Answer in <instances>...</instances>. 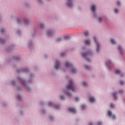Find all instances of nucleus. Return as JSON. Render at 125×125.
<instances>
[{"label":"nucleus","instance_id":"obj_1","mask_svg":"<svg viewBox=\"0 0 125 125\" xmlns=\"http://www.w3.org/2000/svg\"><path fill=\"white\" fill-rule=\"evenodd\" d=\"M67 88L72 91H75V86H74V83L72 80L69 81V83L67 85Z\"/></svg>","mask_w":125,"mask_h":125},{"label":"nucleus","instance_id":"obj_2","mask_svg":"<svg viewBox=\"0 0 125 125\" xmlns=\"http://www.w3.org/2000/svg\"><path fill=\"white\" fill-rule=\"evenodd\" d=\"M94 40L95 41V43L97 44V52H98L99 51V47H100V44H99V43L97 42V41L96 40V38L95 37L94 38Z\"/></svg>","mask_w":125,"mask_h":125},{"label":"nucleus","instance_id":"obj_3","mask_svg":"<svg viewBox=\"0 0 125 125\" xmlns=\"http://www.w3.org/2000/svg\"><path fill=\"white\" fill-rule=\"evenodd\" d=\"M60 67V63H59V61H57L56 62L55 69L56 70H58Z\"/></svg>","mask_w":125,"mask_h":125},{"label":"nucleus","instance_id":"obj_4","mask_svg":"<svg viewBox=\"0 0 125 125\" xmlns=\"http://www.w3.org/2000/svg\"><path fill=\"white\" fill-rule=\"evenodd\" d=\"M89 101L91 103H93L95 101V99L93 97L89 96Z\"/></svg>","mask_w":125,"mask_h":125},{"label":"nucleus","instance_id":"obj_5","mask_svg":"<svg viewBox=\"0 0 125 125\" xmlns=\"http://www.w3.org/2000/svg\"><path fill=\"white\" fill-rule=\"evenodd\" d=\"M68 111H69V112H70L71 113H76V109H75V108H73L72 107L68 108Z\"/></svg>","mask_w":125,"mask_h":125},{"label":"nucleus","instance_id":"obj_6","mask_svg":"<svg viewBox=\"0 0 125 125\" xmlns=\"http://www.w3.org/2000/svg\"><path fill=\"white\" fill-rule=\"evenodd\" d=\"M91 10H92V12H95L96 10V6L94 5H93L91 7Z\"/></svg>","mask_w":125,"mask_h":125},{"label":"nucleus","instance_id":"obj_7","mask_svg":"<svg viewBox=\"0 0 125 125\" xmlns=\"http://www.w3.org/2000/svg\"><path fill=\"white\" fill-rule=\"evenodd\" d=\"M83 57H84V58H85L86 57V56H88V55H90V52H87L84 53H83L82 54Z\"/></svg>","mask_w":125,"mask_h":125},{"label":"nucleus","instance_id":"obj_8","mask_svg":"<svg viewBox=\"0 0 125 125\" xmlns=\"http://www.w3.org/2000/svg\"><path fill=\"white\" fill-rule=\"evenodd\" d=\"M72 64H71V63L69 62H65V67L66 68H69L70 67H72Z\"/></svg>","mask_w":125,"mask_h":125},{"label":"nucleus","instance_id":"obj_9","mask_svg":"<svg viewBox=\"0 0 125 125\" xmlns=\"http://www.w3.org/2000/svg\"><path fill=\"white\" fill-rule=\"evenodd\" d=\"M67 5L68 6H72L73 5V3H72V0H67Z\"/></svg>","mask_w":125,"mask_h":125},{"label":"nucleus","instance_id":"obj_10","mask_svg":"<svg viewBox=\"0 0 125 125\" xmlns=\"http://www.w3.org/2000/svg\"><path fill=\"white\" fill-rule=\"evenodd\" d=\"M115 73L116 75H120L121 74V70H116Z\"/></svg>","mask_w":125,"mask_h":125},{"label":"nucleus","instance_id":"obj_11","mask_svg":"<svg viewBox=\"0 0 125 125\" xmlns=\"http://www.w3.org/2000/svg\"><path fill=\"white\" fill-rule=\"evenodd\" d=\"M83 34H84L85 37H87V36H88L89 35V33L88 32V31H84L83 32Z\"/></svg>","mask_w":125,"mask_h":125},{"label":"nucleus","instance_id":"obj_12","mask_svg":"<svg viewBox=\"0 0 125 125\" xmlns=\"http://www.w3.org/2000/svg\"><path fill=\"white\" fill-rule=\"evenodd\" d=\"M113 97L114 98L115 100H117V93L116 92H114L113 93Z\"/></svg>","mask_w":125,"mask_h":125},{"label":"nucleus","instance_id":"obj_13","mask_svg":"<svg viewBox=\"0 0 125 125\" xmlns=\"http://www.w3.org/2000/svg\"><path fill=\"white\" fill-rule=\"evenodd\" d=\"M76 72H77V70L75 68H72L71 73L72 74H75Z\"/></svg>","mask_w":125,"mask_h":125},{"label":"nucleus","instance_id":"obj_14","mask_svg":"<svg viewBox=\"0 0 125 125\" xmlns=\"http://www.w3.org/2000/svg\"><path fill=\"white\" fill-rule=\"evenodd\" d=\"M111 42L112 44H116V42L115 41V40L113 39H111Z\"/></svg>","mask_w":125,"mask_h":125},{"label":"nucleus","instance_id":"obj_15","mask_svg":"<svg viewBox=\"0 0 125 125\" xmlns=\"http://www.w3.org/2000/svg\"><path fill=\"white\" fill-rule=\"evenodd\" d=\"M85 43L86 44L89 45V44H90V41H89V40H85Z\"/></svg>","mask_w":125,"mask_h":125},{"label":"nucleus","instance_id":"obj_16","mask_svg":"<svg viewBox=\"0 0 125 125\" xmlns=\"http://www.w3.org/2000/svg\"><path fill=\"white\" fill-rule=\"evenodd\" d=\"M118 49H119V50L120 51V53L122 54V47H121L120 46H119L118 47Z\"/></svg>","mask_w":125,"mask_h":125},{"label":"nucleus","instance_id":"obj_17","mask_svg":"<svg viewBox=\"0 0 125 125\" xmlns=\"http://www.w3.org/2000/svg\"><path fill=\"white\" fill-rule=\"evenodd\" d=\"M108 116H109V117H112V112H111L110 111H108Z\"/></svg>","mask_w":125,"mask_h":125},{"label":"nucleus","instance_id":"obj_18","mask_svg":"<svg viewBox=\"0 0 125 125\" xmlns=\"http://www.w3.org/2000/svg\"><path fill=\"white\" fill-rule=\"evenodd\" d=\"M51 35H52V31H48V35L50 36Z\"/></svg>","mask_w":125,"mask_h":125},{"label":"nucleus","instance_id":"obj_19","mask_svg":"<svg viewBox=\"0 0 125 125\" xmlns=\"http://www.w3.org/2000/svg\"><path fill=\"white\" fill-rule=\"evenodd\" d=\"M43 27H44V25L43 24H42V23H41V24H40V27H41L42 29V28H43Z\"/></svg>","mask_w":125,"mask_h":125},{"label":"nucleus","instance_id":"obj_20","mask_svg":"<svg viewBox=\"0 0 125 125\" xmlns=\"http://www.w3.org/2000/svg\"><path fill=\"white\" fill-rule=\"evenodd\" d=\"M114 12L115 13H118V12H119V10H118V9H114Z\"/></svg>","mask_w":125,"mask_h":125},{"label":"nucleus","instance_id":"obj_21","mask_svg":"<svg viewBox=\"0 0 125 125\" xmlns=\"http://www.w3.org/2000/svg\"><path fill=\"white\" fill-rule=\"evenodd\" d=\"M81 107L82 109H84L85 108V105L84 104H83L82 106H81Z\"/></svg>","mask_w":125,"mask_h":125},{"label":"nucleus","instance_id":"obj_22","mask_svg":"<svg viewBox=\"0 0 125 125\" xmlns=\"http://www.w3.org/2000/svg\"><path fill=\"white\" fill-rule=\"evenodd\" d=\"M87 85V83L86 82H83V85H84V86H86Z\"/></svg>","mask_w":125,"mask_h":125},{"label":"nucleus","instance_id":"obj_23","mask_svg":"<svg viewBox=\"0 0 125 125\" xmlns=\"http://www.w3.org/2000/svg\"><path fill=\"white\" fill-rule=\"evenodd\" d=\"M110 108H114V104H110Z\"/></svg>","mask_w":125,"mask_h":125},{"label":"nucleus","instance_id":"obj_24","mask_svg":"<svg viewBox=\"0 0 125 125\" xmlns=\"http://www.w3.org/2000/svg\"><path fill=\"white\" fill-rule=\"evenodd\" d=\"M4 32H5V30L4 29H1V33H4Z\"/></svg>","mask_w":125,"mask_h":125},{"label":"nucleus","instance_id":"obj_25","mask_svg":"<svg viewBox=\"0 0 125 125\" xmlns=\"http://www.w3.org/2000/svg\"><path fill=\"white\" fill-rule=\"evenodd\" d=\"M120 83L121 84H122L123 85V84H124V83H125V82H124V81H120Z\"/></svg>","mask_w":125,"mask_h":125},{"label":"nucleus","instance_id":"obj_26","mask_svg":"<svg viewBox=\"0 0 125 125\" xmlns=\"http://www.w3.org/2000/svg\"><path fill=\"white\" fill-rule=\"evenodd\" d=\"M98 20L99 22H101V21H102V19L101 18H99Z\"/></svg>","mask_w":125,"mask_h":125},{"label":"nucleus","instance_id":"obj_27","mask_svg":"<svg viewBox=\"0 0 125 125\" xmlns=\"http://www.w3.org/2000/svg\"><path fill=\"white\" fill-rule=\"evenodd\" d=\"M61 99H62V100H64V96H62L61 97Z\"/></svg>","mask_w":125,"mask_h":125},{"label":"nucleus","instance_id":"obj_28","mask_svg":"<svg viewBox=\"0 0 125 125\" xmlns=\"http://www.w3.org/2000/svg\"><path fill=\"white\" fill-rule=\"evenodd\" d=\"M17 22H18V23H20V22H21V20H20V19H18L17 20Z\"/></svg>","mask_w":125,"mask_h":125},{"label":"nucleus","instance_id":"obj_29","mask_svg":"<svg viewBox=\"0 0 125 125\" xmlns=\"http://www.w3.org/2000/svg\"><path fill=\"white\" fill-rule=\"evenodd\" d=\"M97 125H102V123L101 122H98Z\"/></svg>","mask_w":125,"mask_h":125},{"label":"nucleus","instance_id":"obj_30","mask_svg":"<svg viewBox=\"0 0 125 125\" xmlns=\"http://www.w3.org/2000/svg\"><path fill=\"white\" fill-rule=\"evenodd\" d=\"M75 100H76V101H79V98L76 97V98H75Z\"/></svg>","mask_w":125,"mask_h":125},{"label":"nucleus","instance_id":"obj_31","mask_svg":"<svg viewBox=\"0 0 125 125\" xmlns=\"http://www.w3.org/2000/svg\"><path fill=\"white\" fill-rule=\"evenodd\" d=\"M85 69H89V66L88 65L85 66Z\"/></svg>","mask_w":125,"mask_h":125},{"label":"nucleus","instance_id":"obj_32","mask_svg":"<svg viewBox=\"0 0 125 125\" xmlns=\"http://www.w3.org/2000/svg\"><path fill=\"white\" fill-rule=\"evenodd\" d=\"M117 5H120V1H118L117 2Z\"/></svg>","mask_w":125,"mask_h":125},{"label":"nucleus","instance_id":"obj_33","mask_svg":"<svg viewBox=\"0 0 125 125\" xmlns=\"http://www.w3.org/2000/svg\"><path fill=\"white\" fill-rule=\"evenodd\" d=\"M64 55H65V53H62L61 54L62 56H64Z\"/></svg>","mask_w":125,"mask_h":125},{"label":"nucleus","instance_id":"obj_34","mask_svg":"<svg viewBox=\"0 0 125 125\" xmlns=\"http://www.w3.org/2000/svg\"><path fill=\"white\" fill-rule=\"evenodd\" d=\"M18 99H21V96H18Z\"/></svg>","mask_w":125,"mask_h":125},{"label":"nucleus","instance_id":"obj_35","mask_svg":"<svg viewBox=\"0 0 125 125\" xmlns=\"http://www.w3.org/2000/svg\"><path fill=\"white\" fill-rule=\"evenodd\" d=\"M49 105H52V103L49 102Z\"/></svg>","mask_w":125,"mask_h":125},{"label":"nucleus","instance_id":"obj_36","mask_svg":"<svg viewBox=\"0 0 125 125\" xmlns=\"http://www.w3.org/2000/svg\"><path fill=\"white\" fill-rule=\"evenodd\" d=\"M61 39H59L57 40V41L59 42V41H61Z\"/></svg>","mask_w":125,"mask_h":125},{"label":"nucleus","instance_id":"obj_37","mask_svg":"<svg viewBox=\"0 0 125 125\" xmlns=\"http://www.w3.org/2000/svg\"><path fill=\"white\" fill-rule=\"evenodd\" d=\"M113 119L114 120H115V119H116V116H113Z\"/></svg>","mask_w":125,"mask_h":125},{"label":"nucleus","instance_id":"obj_38","mask_svg":"<svg viewBox=\"0 0 125 125\" xmlns=\"http://www.w3.org/2000/svg\"><path fill=\"white\" fill-rule=\"evenodd\" d=\"M119 92H123V90L119 91Z\"/></svg>","mask_w":125,"mask_h":125},{"label":"nucleus","instance_id":"obj_39","mask_svg":"<svg viewBox=\"0 0 125 125\" xmlns=\"http://www.w3.org/2000/svg\"><path fill=\"white\" fill-rule=\"evenodd\" d=\"M89 125H92V124L90 123Z\"/></svg>","mask_w":125,"mask_h":125},{"label":"nucleus","instance_id":"obj_40","mask_svg":"<svg viewBox=\"0 0 125 125\" xmlns=\"http://www.w3.org/2000/svg\"><path fill=\"white\" fill-rule=\"evenodd\" d=\"M39 1H41V0H39Z\"/></svg>","mask_w":125,"mask_h":125}]
</instances>
